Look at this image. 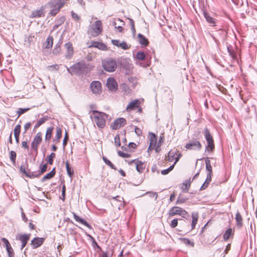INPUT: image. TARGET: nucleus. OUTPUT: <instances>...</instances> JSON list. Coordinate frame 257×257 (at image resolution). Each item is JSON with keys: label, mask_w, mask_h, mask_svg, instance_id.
Masks as SVG:
<instances>
[{"label": "nucleus", "mask_w": 257, "mask_h": 257, "mask_svg": "<svg viewBox=\"0 0 257 257\" xmlns=\"http://www.w3.org/2000/svg\"><path fill=\"white\" fill-rule=\"evenodd\" d=\"M93 66L84 61L76 63L70 67L73 74L77 75H86L92 70Z\"/></svg>", "instance_id": "obj_1"}, {"label": "nucleus", "mask_w": 257, "mask_h": 257, "mask_svg": "<svg viewBox=\"0 0 257 257\" xmlns=\"http://www.w3.org/2000/svg\"><path fill=\"white\" fill-rule=\"evenodd\" d=\"M92 112L94 114L93 118L97 126L101 128H104L106 125V119L109 115L96 110H92Z\"/></svg>", "instance_id": "obj_2"}, {"label": "nucleus", "mask_w": 257, "mask_h": 257, "mask_svg": "<svg viewBox=\"0 0 257 257\" xmlns=\"http://www.w3.org/2000/svg\"><path fill=\"white\" fill-rule=\"evenodd\" d=\"M204 137L207 143V145L206 147L205 152H212L215 149V145L214 144V141L213 138L209 131V130L206 127L204 129Z\"/></svg>", "instance_id": "obj_3"}, {"label": "nucleus", "mask_w": 257, "mask_h": 257, "mask_svg": "<svg viewBox=\"0 0 257 257\" xmlns=\"http://www.w3.org/2000/svg\"><path fill=\"white\" fill-rule=\"evenodd\" d=\"M102 65L104 70L107 72H114L117 67V62L115 60L109 58L102 61Z\"/></svg>", "instance_id": "obj_4"}, {"label": "nucleus", "mask_w": 257, "mask_h": 257, "mask_svg": "<svg viewBox=\"0 0 257 257\" xmlns=\"http://www.w3.org/2000/svg\"><path fill=\"white\" fill-rule=\"evenodd\" d=\"M120 66V68L125 70V74H130L133 70V65L130 63V59L127 58H121L118 60L117 65Z\"/></svg>", "instance_id": "obj_5"}, {"label": "nucleus", "mask_w": 257, "mask_h": 257, "mask_svg": "<svg viewBox=\"0 0 257 257\" xmlns=\"http://www.w3.org/2000/svg\"><path fill=\"white\" fill-rule=\"evenodd\" d=\"M102 31V23L101 21L97 20L94 23L90 25L89 28L88 33L92 36H97Z\"/></svg>", "instance_id": "obj_6"}, {"label": "nucleus", "mask_w": 257, "mask_h": 257, "mask_svg": "<svg viewBox=\"0 0 257 257\" xmlns=\"http://www.w3.org/2000/svg\"><path fill=\"white\" fill-rule=\"evenodd\" d=\"M169 214L170 216H173L175 215H179L182 217L186 219H187L189 216L188 212L185 210L178 206H174L172 207L169 210Z\"/></svg>", "instance_id": "obj_7"}, {"label": "nucleus", "mask_w": 257, "mask_h": 257, "mask_svg": "<svg viewBox=\"0 0 257 257\" xmlns=\"http://www.w3.org/2000/svg\"><path fill=\"white\" fill-rule=\"evenodd\" d=\"M202 145L197 139H192L189 140L185 148L189 150L200 151L202 148Z\"/></svg>", "instance_id": "obj_8"}, {"label": "nucleus", "mask_w": 257, "mask_h": 257, "mask_svg": "<svg viewBox=\"0 0 257 257\" xmlns=\"http://www.w3.org/2000/svg\"><path fill=\"white\" fill-rule=\"evenodd\" d=\"M20 171L25 174L28 178L31 179L37 178V173L35 172H31L30 169L28 168V163L27 161H26L25 165H22L20 167Z\"/></svg>", "instance_id": "obj_9"}, {"label": "nucleus", "mask_w": 257, "mask_h": 257, "mask_svg": "<svg viewBox=\"0 0 257 257\" xmlns=\"http://www.w3.org/2000/svg\"><path fill=\"white\" fill-rule=\"evenodd\" d=\"M42 133L41 132H38L35 136L33 141L31 143V148L36 152V155L38 154V146L42 141Z\"/></svg>", "instance_id": "obj_10"}, {"label": "nucleus", "mask_w": 257, "mask_h": 257, "mask_svg": "<svg viewBox=\"0 0 257 257\" xmlns=\"http://www.w3.org/2000/svg\"><path fill=\"white\" fill-rule=\"evenodd\" d=\"M126 123V119L123 117H120L115 119L110 125V128L113 130H116L123 127Z\"/></svg>", "instance_id": "obj_11"}, {"label": "nucleus", "mask_w": 257, "mask_h": 257, "mask_svg": "<svg viewBox=\"0 0 257 257\" xmlns=\"http://www.w3.org/2000/svg\"><path fill=\"white\" fill-rule=\"evenodd\" d=\"M90 88L93 94H99L101 92V83L98 81H93L90 83Z\"/></svg>", "instance_id": "obj_12"}, {"label": "nucleus", "mask_w": 257, "mask_h": 257, "mask_svg": "<svg viewBox=\"0 0 257 257\" xmlns=\"http://www.w3.org/2000/svg\"><path fill=\"white\" fill-rule=\"evenodd\" d=\"M45 6H42L39 9L33 10L29 17L30 18H39L45 16Z\"/></svg>", "instance_id": "obj_13"}, {"label": "nucleus", "mask_w": 257, "mask_h": 257, "mask_svg": "<svg viewBox=\"0 0 257 257\" xmlns=\"http://www.w3.org/2000/svg\"><path fill=\"white\" fill-rule=\"evenodd\" d=\"M108 89L112 92H115L118 88V84L116 81L112 77H109L106 82Z\"/></svg>", "instance_id": "obj_14"}, {"label": "nucleus", "mask_w": 257, "mask_h": 257, "mask_svg": "<svg viewBox=\"0 0 257 257\" xmlns=\"http://www.w3.org/2000/svg\"><path fill=\"white\" fill-rule=\"evenodd\" d=\"M203 14L206 21L210 27H215L216 26L217 20L213 17H211L210 15L205 10L203 11Z\"/></svg>", "instance_id": "obj_15"}, {"label": "nucleus", "mask_w": 257, "mask_h": 257, "mask_svg": "<svg viewBox=\"0 0 257 257\" xmlns=\"http://www.w3.org/2000/svg\"><path fill=\"white\" fill-rule=\"evenodd\" d=\"M30 234H20L16 236V239L21 241L22 242L21 249L22 250L23 248L26 245L27 242L30 238Z\"/></svg>", "instance_id": "obj_16"}, {"label": "nucleus", "mask_w": 257, "mask_h": 257, "mask_svg": "<svg viewBox=\"0 0 257 257\" xmlns=\"http://www.w3.org/2000/svg\"><path fill=\"white\" fill-rule=\"evenodd\" d=\"M64 46L66 49L65 58L69 60L72 57L74 54V50L72 44L70 42H69L66 43Z\"/></svg>", "instance_id": "obj_17"}, {"label": "nucleus", "mask_w": 257, "mask_h": 257, "mask_svg": "<svg viewBox=\"0 0 257 257\" xmlns=\"http://www.w3.org/2000/svg\"><path fill=\"white\" fill-rule=\"evenodd\" d=\"M45 238L43 237H36L31 241V245L34 249L40 246L44 242Z\"/></svg>", "instance_id": "obj_18"}, {"label": "nucleus", "mask_w": 257, "mask_h": 257, "mask_svg": "<svg viewBox=\"0 0 257 257\" xmlns=\"http://www.w3.org/2000/svg\"><path fill=\"white\" fill-rule=\"evenodd\" d=\"M111 43L114 46H116L118 47H120L124 50H128L131 47V45L128 46L127 44L124 41L120 43V41L118 40H112Z\"/></svg>", "instance_id": "obj_19"}, {"label": "nucleus", "mask_w": 257, "mask_h": 257, "mask_svg": "<svg viewBox=\"0 0 257 257\" xmlns=\"http://www.w3.org/2000/svg\"><path fill=\"white\" fill-rule=\"evenodd\" d=\"M90 47L96 48L103 51H106L107 50V47L105 44L97 41H92Z\"/></svg>", "instance_id": "obj_20"}, {"label": "nucleus", "mask_w": 257, "mask_h": 257, "mask_svg": "<svg viewBox=\"0 0 257 257\" xmlns=\"http://www.w3.org/2000/svg\"><path fill=\"white\" fill-rule=\"evenodd\" d=\"M73 214L74 218L75 219L76 221L78 222L83 224L84 225L87 226L88 228H89L90 229H92L91 225L90 224H89L85 220L81 218L80 217H79V216L76 215V213H75L74 212L73 213Z\"/></svg>", "instance_id": "obj_21"}, {"label": "nucleus", "mask_w": 257, "mask_h": 257, "mask_svg": "<svg viewBox=\"0 0 257 257\" xmlns=\"http://www.w3.org/2000/svg\"><path fill=\"white\" fill-rule=\"evenodd\" d=\"M140 102L138 99H135L133 101H131L129 103V104L127 105L126 110L127 111H130L134 110L137 107H139L140 106Z\"/></svg>", "instance_id": "obj_22"}, {"label": "nucleus", "mask_w": 257, "mask_h": 257, "mask_svg": "<svg viewBox=\"0 0 257 257\" xmlns=\"http://www.w3.org/2000/svg\"><path fill=\"white\" fill-rule=\"evenodd\" d=\"M61 3H63L64 4V0H51V1L47 3L44 6H45V8L46 7H49L50 8H57L58 7V6L60 5Z\"/></svg>", "instance_id": "obj_23"}, {"label": "nucleus", "mask_w": 257, "mask_h": 257, "mask_svg": "<svg viewBox=\"0 0 257 257\" xmlns=\"http://www.w3.org/2000/svg\"><path fill=\"white\" fill-rule=\"evenodd\" d=\"M138 37L139 42L142 46L146 47L149 45V40L143 35L139 33Z\"/></svg>", "instance_id": "obj_24"}, {"label": "nucleus", "mask_w": 257, "mask_h": 257, "mask_svg": "<svg viewBox=\"0 0 257 257\" xmlns=\"http://www.w3.org/2000/svg\"><path fill=\"white\" fill-rule=\"evenodd\" d=\"M56 173L55 168H53L51 172L46 174L41 180V181L44 182L47 180H49L53 178Z\"/></svg>", "instance_id": "obj_25"}, {"label": "nucleus", "mask_w": 257, "mask_h": 257, "mask_svg": "<svg viewBox=\"0 0 257 257\" xmlns=\"http://www.w3.org/2000/svg\"><path fill=\"white\" fill-rule=\"evenodd\" d=\"M192 222H191V229L193 230L195 228V226L198 221V214L197 212L192 213Z\"/></svg>", "instance_id": "obj_26"}, {"label": "nucleus", "mask_w": 257, "mask_h": 257, "mask_svg": "<svg viewBox=\"0 0 257 257\" xmlns=\"http://www.w3.org/2000/svg\"><path fill=\"white\" fill-rule=\"evenodd\" d=\"M53 44V38L51 36H49L46 40L45 43L44 44V47L45 48L47 49H50L52 47Z\"/></svg>", "instance_id": "obj_27"}, {"label": "nucleus", "mask_w": 257, "mask_h": 257, "mask_svg": "<svg viewBox=\"0 0 257 257\" xmlns=\"http://www.w3.org/2000/svg\"><path fill=\"white\" fill-rule=\"evenodd\" d=\"M235 219L236 221V225L238 228L242 227L243 225L242 218L240 213L237 211L235 214Z\"/></svg>", "instance_id": "obj_28"}, {"label": "nucleus", "mask_w": 257, "mask_h": 257, "mask_svg": "<svg viewBox=\"0 0 257 257\" xmlns=\"http://www.w3.org/2000/svg\"><path fill=\"white\" fill-rule=\"evenodd\" d=\"M212 176L209 174H207L206 179L203 184L202 185L200 188V190H205L210 184L211 181Z\"/></svg>", "instance_id": "obj_29"}, {"label": "nucleus", "mask_w": 257, "mask_h": 257, "mask_svg": "<svg viewBox=\"0 0 257 257\" xmlns=\"http://www.w3.org/2000/svg\"><path fill=\"white\" fill-rule=\"evenodd\" d=\"M179 151L177 150H170L168 154V161L170 162L173 161L175 156L177 155Z\"/></svg>", "instance_id": "obj_30"}, {"label": "nucleus", "mask_w": 257, "mask_h": 257, "mask_svg": "<svg viewBox=\"0 0 257 257\" xmlns=\"http://www.w3.org/2000/svg\"><path fill=\"white\" fill-rule=\"evenodd\" d=\"M63 42V38H61L58 42V43L56 45L55 47L53 50V53L57 55L59 54L61 52V47L60 46L62 44Z\"/></svg>", "instance_id": "obj_31"}, {"label": "nucleus", "mask_w": 257, "mask_h": 257, "mask_svg": "<svg viewBox=\"0 0 257 257\" xmlns=\"http://www.w3.org/2000/svg\"><path fill=\"white\" fill-rule=\"evenodd\" d=\"M48 119V117L47 116H45L39 119L34 127L33 131L35 132L36 130L47 121Z\"/></svg>", "instance_id": "obj_32"}, {"label": "nucleus", "mask_w": 257, "mask_h": 257, "mask_svg": "<svg viewBox=\"0 0 257 257\" xmlns=\"http://www.w3.org/2000/svg\"><path fill=\"white\" fill-rule=\"evenodd\" d=\"M150 145L155 147L157 144V136L153 133H149Z\"/></svg>", "instance_id": "obj_33"}, {"label": "nucleus", "mask_w": 257, "mask_h": 257, "mask_svg": "<svg viewBox=\"0 0 257 257\" xmlns=\"http://www.w3.org/2000/svg\"><path fill=\"white\" fill-rule=\"evenodd\" d=\"M63 7V3H61L60 5L57 8H52V10L49 13V15L51 16H55L60 11V10Z\"/></svg>", "instance_id": "obj_34"}, {"label": "nucleus", "mask_w": 257, "mask_h": 257, "mask_svg": "<svg viewBox=\"0 0 257 257\" xmlns=\"http://www.w3.org/2000/svg\"><path fill=\"white\" fill-rule=\"evenodd\" d=\"M206 170L208 172L207 174L212 175V168L210 164V161L208 158L205 159Z\"/></svg>", "instance_id": "obj_35"}, {"label": "nucleus", "mask_w": 257, "mask_h": 257, "mask_svg": "<svg viewBox=\"0 0 257 257\" xmlns=\"http://www.w3.org/2000/svg\"><path fill=\"white\" fill-rule=\"evenodd\" d=\"M136 168L137 171L139 172L140 173H142L145 168V165L144 164V163L142 162L141 161H139L136 165Z\"/></svg>", "instance_id": "obj_36"}, {"label": "nucleus", "mask_w": 257, "mask_h": 257, "mask_svg": "<svg viewBox=\"0 0 257 257\" xmlns=\"http://www.w3.org/2000/svg\"><path fill=\"white\" fill-rule=\"evenodd\" d=\"M66 168L68 175L70 178H72L74 174V171L68 161L66 162Z\"/></svg>", "instance_id": "obj_37"}, {"label": "nucleus", "mask_w": 257, "mask_h": 257, "mask_svg": "<svg viewBox=\"0 0 257 257\" xmlns=\"http://www.w3.org/2000/svg\"><path fill=\"white\" fill-rule=\"evenodd\" d=\"M191 185L190 180H186L183 183V186L182 187V190L184 192H188L189 188Z\"/></svg>", "instance_id": "obj_38"}, {"label": "nucleus", "mask_w": 257, "mask_h": 257, "mask_svg": "<svg viewBox=\"0 0 257 257\" xmlns=\"http://www.w3.org/2000/svg\"><path fill=\"white\" fill-rule=\"evenodd\" d=\"M54 127L53 126L52 127H49L47 128L46 132L45 135V140L46 141H49L51 138V136L52 134V132L53 130Z\"/></svg>", "instance_id": "obj_39"}, {"label": "nucleus", "mask_w": 257, "mask_h": 257, "mask_svg": "<svg viewBox=\"0 0 257 257\" xmlns=\"http://www.w3.org/2000/svg\"><path fill=\"white\" fill-rule=\"evenodd\" d=\"M62 137V130L59 127H56V134L55 137V139L54 141H56V143L59 142L60 141V139Z\"/></svg>", "instance_id": "obj_40"}, {"label": "nucleus", "mask_w": 257, "mask_h": 257, "mask_svg": "<svg viewBox=\"0 0 257 257\" xmlns=\"http://www.w3.org/2000/svg\"><path fill=\"white\" fill-rule=\"evenodd\" d=\"M188 198L184 197L181 194H179L176 201V204H183L185 203L188 200Z\"/></svg>", "instance_id": "obj_41"}, {"label": "nucleus", "mask_w": 257, "mask_h": 257, "mask_svg": "<svg viewBox=\"0 0 257 257\" xmlns=\"http://www.w3.org/2000/svg\"><path fill=\"white\" fill-rule=\"evenodd\" d=\"M40 168V171H39L38 173H37V177H39L40 175H41L42 174H43L46 171L47 169V164L46 163L44 164H41Z\"/></svg>", "instance_id": "obj_42"}, {"label": "nucleus", "mask_w": 257, "mask_h": 257, "mask_svg": "<svg viewBox=\"0 0 257 257\" xmlns=\"http://www.w3.org/2000/svg\"><path fill=\"white\" fill-rule=\"evenodd\" d=\"M231 233H232V229L231 228H228L225 231L224 233L223 234V239L225 241L227 240L229 238V237H230V236L231 235Z\"/></svg>", "instance_id": "obj_43"}, {"label": "nucleus", "mask_w": 257, "mask_h": 257, "mask_svg": "<svg viewBox=\"0 0 257 257\" xmlns=\"http://www.w3.org/2000/svg\"><path fill=\"white\" fill-rule=\"evenodd\" d=\"M181 240L183 243L185 245L190 246L191 247L194 246V242L193 241L190 240L189 239L186 238H181Z\"/></svg>", "instance_id": "obj_44"}, {"label": "nucleus", "mask_w": 257, "mask_h": 257, "mask_svg": "<svg viewBox=\"0 0 257 257\" xmlns=\"http://www.w3.org/2000/svg\"><path fill=\"white\" fill-rule=\"evenodd\" d=\"M102 159L104 163L109 166L112 169H113L114 170H116L117 168L115 167V166L108 160L105 157H103Z\"/></svg>", "instance_id": "obj_45"}, {"label": "nucleus", "mask_w": 257, "mask_h": 257, "mask_svg": "<svg viewBox=\"0 0 257 257\" xmlns=\"http://www.w3.org/2000/svg\"><path fill=\"white\" fill-rule=\"evenodd\" d=\"M92 241V245L94 248L96 247L99 251H102L101 248L98 245L95 239L90 235H87Z\"/></svg>", "instance_id": "obj_46"}, {"label": "nucleus", "mask_w": 257, "mask_h": 257, "mask_svg": "<svg viewBox=\"0 0 257 257\" xmlns=\"http://www.w3.org/2000/svg\"><path fill=\"white\" fill-rule=\"evenodd\" d=\"M146 56L145 53L143 52L139 51L136 54L137 59L140 61L145 60Z\"/></svg>", "instance_id": "obj_47"}, {"label": "nucleus", "mask_w": 257, "mask_h": 257, "mask_svg": "<svg viewBox=\"0 0 257 257\" xmlns=\"http://www.w3.org/2000/svg\"><path fill=\"white\" fill-rule=\"evenodd\" d=\"M227 51L229 53V55L231 57V58L233 59L236 58V55L234 51L231 49V46H227Z\"/></svg>", "instance_id": "obj_48"}, {"label": "nucleus", "mask_w": 257, "mask_h": 257, "mask_svg": "<svg viewBox=\"0 0 257 257\" xmlns=\"http://www.w3.org/2000/svg\"><path fill=\"white\" fill-rule=\"evenodd\" d=\"M10 158L11 161L13 162L14 164L16 163V156L17 154L14 151H11L10 152Z\"/></svg>", "instance_id": "obj_49"}, {"label": "nucleus", "mask_w": 257, "mask_h": 257, "mask_svg": "<svg viewBox=\"0 0 257 257\" xmlns=\"http://www.w3.org/2000/svg\"><path fill=\"white\" fill-rule=\"evenodd\" d=\"M1 240L3 242V243H4V247H6V249L10 247L11 246V244L10 243L9 240L5 238V237H2L1 238Z\"/></svg>", "instance_id": "obj_50"}, {"label": "nucleus", "mask_w": 257, "mask_h": 257, "mask_svg": "<svg viewBox=\"0 0 257 257\" xmlns=\"http://www.w3.org/2000/svg\"><path fill=\"white\" fill-rule=\"evenodd\" d=\"M56 154L54 153H51L50 155H49L48 158V163L50 165H52L53 163L54 159L55 158Z\"/></svg>", "instance_id": "obj_51"}, {"label": "nucleus", "mask_w": 257, "mask_h": 257, "mask_svg": "<svg viewBox=\"0 0 257 257\" xmlns=\"http://www.w3.org/2000/svg\"><path fill=\"white\" fill-rule=\"evenodd\" d=\"M174 168V164H173L170 166L168 168L163 170L161 171L162 175H165L168 174L170 171H171Z\"/></svg>", "instance_id": "obj_52"}, {"label": "nucleus", "mask_w": 257, "mask_h": 257, "mask_svg": "<svg viewBox=\"0 0 257 257\" xmlns=\"http://www.w3.org/2000/svg\"><path fill=\"white\" fill-rule=\"evenodd\" d=\"M21 126L20 124H17L14 128V136L20 135L21 133Z\"/></svg>", "instance_id": "obj_53"}, {"label": "nucleus", "mask_w": 257, "mask_h": 257, "mask_svg": "<svg viewBox=\"0 0 257 257\" xmlns=\"http://www.w3.org/2000/svg\"><path fill=\"white\" fill-rule=\"evenodd\" d=\"M114 144L116 147H119L121 145L119 134L116 135L114 139Z\"/></svg>", "instance_id": "obj_54"}, {"label": "nucleus", "mask_w": 257, "mask_h": 257, "mask_svg": "<svg viewBox=\"0 0 257 257\" xmlns=\"http://www.w3.org/2000/svg\"><path fill=\"white\" fill-rule=\"evenodd\" d=\"M9 257H14L15 253L14 249L11 246L10 247L6 249Z\"/></svg>", "instance_id": "obj_55"}, {"label": "nucleus", "mask_w": 257, "mask_h": 257, "mask_svg": "<svg viewBox=\"0 0 257 257\" xmlns=\"http://www.w3.org/2000/svg\"><path fill=\"white\" fill-rule=\"evenodd\" d=\"M68 140H69L68 134V133L66 131L65 134V136H64V139L63 141V146L64 149H65V146L67 144Z\"/></svg>", "instance_id": "obj_56"}, {"label": "nucleus", "mask_w": 257, "mask_h": 257, "mask_svg": "<svg viewBox=\"0 0 257 257\" xmlns=\"http://www.w3.org/2000/svg\"><path fill=\"white\" fill-rule=\"evenodd\" d=\"M65 20V17L61 16L56 20V23L61 26L64 22Z\"/></svg>", "instance_id": "obj_57"}, {"label": "nucleus", "mask_w": 257, "mask_h": 257, "mask_svg": "<svg viewBox=\"0 0 257 257\" xmlns=\"http://www.w3.org/2000/svg\"><path fill=\"white\" fill-rule=\"evenodd\" d=\"M30 108H20L17 110V113L18 114V117H19L21 114L25 113L27 112L28 110H29Z\"/></svg>", "instance_id": "obj_58"}, {"label": "nucleus", "mask_w": 257, "mask_h": 257, "mask_svg": "<svg viewBox=\"0 0 257 257\" xmlns=\"http://www.w3.org/2000/svg\"><path fill=\"white\" fill-rule=\"evenodd\" d=\"M101 257H112L113 254V251L111 250L110 252L109 251H102Z\"/></svg>", "instance_id": "obj_59"}, {"label": "nucleus", "mask_w": 257, "mask_h": 257, "mask_svg": "<svg viewBox=\"0 0 257 257\" xmlns=\"http://www.w3.org/2000/svg\"><path fill=\"white\" fill-rule=\"evenodd\" d=\"M117 154L119 156L122 158H129L131 157V155L127 153H123L120 151H117Z\"/></svg>", "instance_id": "obj_60"}, {"label": "nucleus", "mask_w": 257, "mask_h": 257, "mask_svg": "<svg viewBox=\"0 0 257 257\" xmlns=\"http://www.w3.org/2000/svg\"><path fill=\"white\" fill-rule=\"evenodd\" d=\"M179 219H174L171 221L170 226L172 228L176 227L178 224Z\"/></svg>", "instance_id": "obj_61"}, {"label": "nucleus", "mask_w": 257, "mask_h": 257, "mask_svg": "<svg viewBox=\"0 0 257 257\" xmlns=\"http://www.w3.org/2000/svg\"><path fill=\"white\" fill-rule=\"evenodd\" d=\"M147 194H149L150 197H155V200L158 198V194L156 192L148 191L146 192Z\"/></svg>", "instance_id": "obj_62"}, {"label": "nucleus", "mask_w": 257, "mask_h": 257, "mask_svg": "<svg viewBox=\"0 0 257 257\" xmlns=\"http://www.w3.org/2000/svg\"><path fill=\"white\" fill-rule=\"evenodd\" d=\"M72 18L76 21L80 20V17L77 15V14L75 13L73 11L71 12Z\"/></svg>", "instance_id": "obj_63"}, {"label": "nucleus", "mask_w": 257, "mask_h": 257, "mask_svg": "<svg viewBox=\"0 0 257 257\" xmlns=\"http://www.w3.org/2000/svg\"><path fill=\"white\" fill-rule=\"evenodd\" d=\"M179 224L184 226H189V223L186 220L181 218L179 219Z\"/></svg>", "instance_id": "obj_64"}]
</instances>
